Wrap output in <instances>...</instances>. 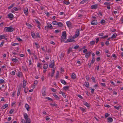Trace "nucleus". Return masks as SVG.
Listing matches in <instances>:
<instances>
[{"label": "nucleus", "instance_id": "43", "mask_svg": "<svg viewBox=\"0 0 123 123\" xmlns=\"http://www.w3.org/2000/svg\"><path fill=\"white\" fill-rule=\"evenodd\" d=\"M80 109L83 112H84L85 111V109L84 108L81 107H79Z\"/></svg>", "mask_w": 123, "mask_h": 123}, {"label": "nucleus", "instance_id": "54", "mask_svg": "<svg viewBox=\"0 0 123 123\" xmlns=\"http://www.w3.org/2000/svg\"><path fill=\"white\" fill-rule=\"evenodd\" d=\"M35 21L37 23V24L38 25V24H40V22H39V21H38V20L37 19L36 20H35Z\"/></svg>", "mask_w": 123, "mask_h": 123}, {"label": "nucleus", "instance_id": "34", "mask_svg": "<svg viewBox=\"0 0 123 123\" xmlns=\"http://www.w3.org/2000/svg\"><path fill=\"white\" fill-rule=\"evenodd\" d=\"M95 61V59L94 57H92V59L91 61V63L92 64Z\"/></svg>", "mask_w": 123, "mask_h": 123}, {"label": "nucleus", "instance_id": "31", "mask_svg": "<svg viewBox=\"0 0 123 123\" xmlns=\"http://www.w3.org/2000/svg\"><path fill=\"white\" fill-rule=\"evenodd\" d=\"M61 81L62 83L64 85H65L66 82L64 80L61 79Z\"/></svg>", "mask_w": 123, "mask_h": 123}, {"label": "nucleus", "instance_id": "45", "mask_svg": "<svg viewBox=\"0 0 123 123\" xmlns=\"http://www.w3.org/2000/svg\"><path fill=\"white\" fill-rule=\"evenodd\" d=\"M95 43V42L94 41H92L90 42V44L91 45H93Z\"/></svg>", "mask_w": 123, "mask_h": 123}, {"label": "nucleus", "instance_id": "64", "mask_svg": "<svg viewBox=\"0 0 123 123\" xmlns=\"http://www.w3.org/2000/svg\"><path fill=\"white\" fill-rule=\"evenodd\" d=\"M104 35V33H99L98 35L99 36H102Z\"/></svg>", "mask_w": 123, "mask_h": 123}, {"label": "nucleus", "instance_id": "20", "mask_svg": "<svg viewBox=\"0 0 123 123\" xmlns=\"http://www.w3.org/2000/svg\"><path fill=\"white\" fill-rule=\"evenodd\" d=\"M85 86L87 87H88L89 86V83L88 82H85L84 83Z\"/></svg>", "mask_w": 123, "mask_h": 123}, {"label": "nucleus", "instance_id": "11", "mask_svg": "<svg viewBox=\"0 0 123 123\" xmlns=\"http://www.w3.org/2000/svg\"><path fill=\"white\" fill-rule=\"evenodd\" d=\"M91 52H89L87 53H86V54L85 57L86 58H87L88 59V57L90 56L91 55Z\"/></svg>", "mask_w": 123, "mask_h": 123}, {"label": "nucleus", "instance_id": "7", "mask_svg": "<svg viewBox=\"0 0 123 123\" xmlns=\"http://www.w3.org/2000/svg\"><path fill=\"white\" fill-rule=\"evenodd\" d=\"M24 12L25 14L27 15L28 12V9L27 7H26L24 9Z\"/></svg>", "mask_w": 123, "mask_h": 123}, {"label": "nucleus", "instance_id": "49", "mask_svg": "<svg viewBox=\"0 0 123 123\" xmlns=\"http://www.w3.org/2000/svg\"><path fill=\"white\" fill-rule=\"evenodd\" d=\"M105 20L104 19H102L100 23L101 24H102L105 23Z\"/></svg>", "mask_w": 123, "mask_h": 123}, {"label": "nucleus", "instance_id": "32", "mask_svg": "<svg viewBox=\"0 0 123 123\" xmlns=\"http://www.w3.org/2000/svg\"><path fill=\"white\" fill-rule=\"evenodd\" d=\"M72 51V48H70L68 50V53L69 54Z\"/></svg>", "mask_w": 123, "mask_h": 123}, {"label": "nucleus", "instance_id": "55", "mask_svg": "<svg viewBox=\"0 0 123 123\" xmlns=\"http://www.w3.org/2000/svg\"><path fill=\"white\" fill-rule=\"evenodd\" d=\"M29 65L30 66L31 65V59H30L29 60Z\"/></svg>", "mask_w": 123, "mask_h": 123}, {"label": "nucleus", "instance_id": "27", "mask_svg": "<svg viewBox=\"0 0 123 123\" xmlns=\"http://www.w3.org/2000/svg\"><path fill=\"white\" fill-rule=\"evenodd\" d=\"M21 90V88H18V92L17 94V96H19L20 94V92Z\"/></svg>", "mask_w": 123, "mask_h": 123}, {"label": "nucleus", "instance_id": "4", "mask_svg": "<svg viewBox=\"0 0 123 123\" xmlns=\"http://www.w3.org/2000/svg\"><path fill=\"white\" fill-rule=\"evenodd\" d=\"M7 17L8 18H9L11 20H12L14 17L13 15L11 13L9 14Z\"/></svg>", "mask_w": 123, "mask_h": 123}, {"label": "nucleus", "instance_id": "23", "mask_svg": "<svg viewBox=\"0 0 123 123\" xmlns=\"http://www.w3.org/2000/svg\"><path fill=\"white\" fill-rule=\"evenodd\" d=\"M48 67V65L47 64H44L43 66V68L44 69H46Z\"/></svg>", "mask_w": 123, "mask_h": 123}, {"label": "nucleus", "instance_id": "44", "mask_svg": "<svg viewBox=\"0 0 123 123\" xmlns=\"http://www.w3.org/2000/svg\"><path fill=\"white\" fill-rule=\"evenodd\" d=\"M45 98L46 99H47L51 100V101H53L52 99V98H50L48 97H45Z\"/></svg>", "mask_w": 123, "mask_h": 123}, {"label": "nucleus", "instance_id": "16", "mask_svg": "<svg viewBox=\"0 0 123 123\" xmlns=\"http://www.w3.org/2000/svg\"><path fill=\"white\" fill-rule=\"evenodd\" d=\"M25 106L26 110L28 111H29L30 109V107L29 105L28 104H25Z\"/></svg>", "mask_w": 123, "mask_h": 123}, {"label": "nucleus", "instance_id": "36", "mask_svg": "<svg viewBox=\"0 0 123 123\" xmlns=\"http://www.w3.org/2000/svg\"><path fill=\"white\" fill-rule=\"evenodd\" d=\"M14 5H15V4H12V5H11V6L9 7H8V9H11V8H12L14 6Z\"/></svg>", "mask_w": 123, "mask_h": 123}, {"label": "nucleus", "instance_id": "47", "mask_svg": "<svg viewBox=\"0 0 123 123\" xmlns=\"http://www.w3.org/2000/svg\"><path fill=\"white\" fill-rule=\"evenodd\" d=\"M31 35L33 38H35V34L34 33H32L31 34Z\"/></svg>", "mask_w": 123, "mask_h": 123}, {"label": "nucleus", "instance_id": "6", "mask_svg": "<svg viewBox=\"0 0 123 123\" xmlns=\"http://www.w3.org/2000/svg\"><path fill=\"white\" fill-rule=\"evenodd\" d=\"M98 24L97 21L96 20H92L91 23V24L92 25H96Z\"/></svg>", "mask_w": 123, "mask_h": 123}, {"label": "nucleus", "instance_id": "21", "mask_svg": "<svg viewBox=\"0 0 123 123\" xmlns=\"http://www.w3.org/2000/svg\"><path fill=\"white\" fill-rule=\"evenodd\" d=\"M23 87L24 88L26 86V82L25 81V80H23Z\"/></svg>", "mask_w": 123, "mask_h": 123}, {"label": "nucleus", "instance_id": "19", "mask_svg": "<svg viewBox=\"0 0 123 123\" xmlns=\"http://www.w3.org/2000/svg\"><path fill=\"white\" fill-rule=\"evenodd\" d=\"M62 37L63 36H64L65 37H66L67 34L66 31H65L62 32Z\"/></svg>", "mask_w": 123, "mask_h": 123}, {"label": "nucleus", "instance_id": "13", "mask_svg": "<svg viewBox=\"0 0 123 123\" xmlns=\"http://www.w3.org/2000/svg\"><path fill=\"white\" fill-rule=\"evenodd\" d=\"M107 121L109 123L113 121V119L111 117H109L107 118Z\"/></svg>", "mask_w": 123, "mask_h": 123}, {"label": "nucleus", "instance_id": "18", "mask_svg": "<svg viewBox=\"0 0 123 123\" xmlns=\"http://www.w3.org/2000/svg\"><path fill=\"white\" fill-rule=\"evenodd\" d=\"M47 27L48 28H50V29H52L53 28V27L52 25L50 24L47 23Z\"/></svg>", "mask_w": 123, "mask_h": 123}, {"label": "nucleus", "instance_id": "30", "mask_svg": "<svg viewBox=\"0 0 123 123\" xmlns=\"http://www.w3.org/2000/svg\"><path fill=\"white\" fill-rule=\"evenodd\" d=\"M12 60L14 62H17L18 61V59L15 58H12Z\"/></svg>", "mask_w": 123, "mask_h": 123}, {"label": "nucleus", "instance_id": "24", "mask_svg": "<svg viewBox=\"0 0 123 123\" xmlns=\"http://www.w3.org/2000/svg\"><path fill=\"white\" fill-rule=\"evenodd\" d=\"M83 104L84 105H86L87 107H89L90 106L89 104L86 102H83Z\"/></svg>", "mask_w": 123, "mask_h": 123}, {"label": "nucleus", "instance_id": "5", "mask_svg": "<svg viewBox=\"0 0 123 123\" xmlns=\"http://www.w3.org/2000/svg\"><path fill=\"white\" fill-rule=\"evenodd\" d=\"M45 89L46 88L45 86H43V88L42 90V95L44 96L46 95L45 94Z\"/></svg>", "mask_w": 123, "mask_h": 123}, {"label": "nucleus", "instance_id": "42", "mask_svg": "<svg viewBox=\"0 0 123 123\" xmlns=\"http://www.w3.org/2000/svg\"><path fill=\"white\" fill-rule=\"evenodd\" d=\"M53 96L55 98L57 99H59V97H58V96H57L55 94L53 95Z\"/></svg>", "mask_w": 123, "mask_h": 123}, {"label": "nucleus", "instance_id": "35", "mask_svg": "<svg viewBox=\"0 0 123 123\" xmlns=\"http://www.w3.org/2000/svg\"><path fill=\"white\" fill-rule=\"evenodd\" d=\"M16 39L17 40L19 41H22V40L18 36L16 37Z\"/></svg>", "mask_w": 123, "mask_h": 123}, {"label": "nucleus", "instance_id": "50", "mask_svg": "<svg viewBox=\"0 0 123 123\" xmlns=\"http://www.w3.org/2000/svg\"><path fill=\"white\" fill-rule=\"evenodd\" d=\"M5 81L3 79H0V84L4 82Z\"/></svg>", "mask_w": 123, "mask_h": 123}, {"label": "nucleus", "instance_id": "1", "mask_svg": "<svg viewBox=\"0 0 123 123\" xmlns=\"http://www.w3.org/2000/svg\"><path fill=\"white\" fill-rule=\"evenodd\" d=\"M24 116L25 119L26 120V123H31V121L30 119L28 117V115L27 113H25L24 115ZM23 121H24V123H25L24 120H23L22 121L23 123Z\"/></svg>", "mask_w": 123, "mask_h": 123}, {"label": "nucleus", "instance_id": "51", "mask_svg": "<svg viewBox=\"0 0 123 123\" xmlns=\"http://www.w3.org/2000/svg\"><path fill=\"white\" fill-rule=\"evenodd\" d=\"M26 25L27 26H28L29 27H31V25L28 23H26Z\"/></svg>", "mask_w": 123, "mask_h": 123}, {"label": "nucleus", "instance_id": "12", "mask_svg": "<svg viewBox=\"0 0 123 123\" xmlns=\"http://www.w3.org/2000/svg\"><path fill=\"white\" fill-rule=\"evenodd\" d=\"M98 6V5L97 4H95L94 5H92L91 6V8L92 9H96L97 8Z\"/></svg>", "mask_w": 123, "mask_h": 123}, {"label": "nucleus", "instance_id": "10", "mask_svg": "<svg viewBox=\"0 0 123 123\" xmlns=\"http://www.w3.org/2000/svg\"><path fill=\"white\" fill-rule=\"evenodd\" d=\"M74 40L73 39H68L66 41H65V43H67L68 42H72L74 41Z\"/></svg>", "mask_w": 123, "mask_h": 123}, {"label": "nucleus", "instance_id": "17", "mask_svg": "<svg viewBox=\"0 0 123 123\" xmlns=\"http://www.w3.org/2000/svg\"><path fill=\"white\" fill-rule=\"evenodd\" d=\"M71 78L73 79H75L76 78V75L74 73H73L71 75Z\"/></svg>", "mask_w": 123, "mask_h": 123}, {"label": "nucleus", "instance_id": "8", "mask_svg": "<svg viewBox=\"0 0 123 123\" xmlns=\"http://www.w3.org/2000/svg\"><path fill=\"white\" fill-rule=\"evenodd\" d=\"M54 66V61L53 60L51 62L50 64L49 65V67L50 68H53Z\"/></svg>", "mask_w": 123, "mask_h": 123}, {"label": "nucleus", "instance_id": "9", "mask_svg": "<svg viewBox=\"0 0 123 123\" xmlns=\"http://www.w3.org/2000/svg\"><path fill=\"white\" fill-rule=\"evenodd\" d=\"M66 24L68 27L70 28L71 27L72 24L69 21H68L66 22Z\"/></svg>", "mask_w": 123, "mask_h": 123}, {"label": "nucleus", "instance_id": "3", "mask_svg": "<svg viewBox=\"0 0 123 123\" xmlns=\"http://www.w3.org/2000/svg\"><path fill=\"white\" fill-rule=\"evenodd\" d=\"M80 34L79 30H77L75 32V34L72 37L73 39L77 37Z\"/></svg>", "mask_w": 123, "mask_h": 123}, {"label": "nucleus", "instance_id": "63", "mask_svg": "<svg viewBox=\"0 0 123 123\" xmlns=\"http://www.w3.org/2000/svg\"><path fill=\"white\" fill-rule=\"evenodd\" d=\"M51 90L53 92H55L56 91V90L54 89V88H52L51 89Z\"/></svg>", "mask_w": 123, "mask_h": 123}, {"label": "nucleus", "instance_id": "26", "mask_svg": "<svg viewBox=\"0 0 123 123\" xmlns=\"http://www.w3.org/2000/svg\"><path fill=\"white\" fill-rule=\"evenodd\" d=\"M8 106L7 104H6L2 107V109H4L6 108Z\"/></svg>", "mask_w": 123, "mask_h": 123}, {"label": "nucleus", "instance_id": "59", "mask_svg": "<svg viewBox=\"0 0 123 123\" xmlns=\"http://www.w3.org/2000/svg\"><path fill=\"white\" fill-rule=\"evenodd\" d=\"M77 96L78 97H79V98H80L81 99H83V97L80 95H78Z\"/></svg>", "mask_w": 123, "mask_h": 123}, {"label": "nucleus", "instance_id": "37", "mask_svg": "<svg viewBox=\"0 0 123 123\" xmlns=\"http://www.w3.org/2000/svg\"><path fill=\"white\" fill-rule=\"evenodd\" d=\"M58 22L56 21H53L52 22L53 24L55 25H57L58 24Z\"/></svg>", "mask_w": 123, "mask_h": 123}, {"label": "nucleus", "instance_id": "15", "mask_svg": "<svg viewBox=\"0 0 123 123\" xmlns=\"http://www.w3.org/2000/svg\"><path fill=\"white\" fill-rule=\"evenodd\" d=\"M64 53H61L59 55V57H60L61 59H62L64 56Z\"/></svg>", "mask_w": 123, "mask_h": 123}, {"label": "nucleus", "instance_id": "41", "mask_svg": "<svg viewBox=\"0 0 123 123\" xmlns=\"http://www.w3.org/2000/svg\"><path fill=\"white\" fill-rule=\"evenodd\" d=\"M14 111V110L13 109H11L9 112V113L10 114H12V113Z\"/></svg>", "mask_w": 123, "mask_h": 123}, {"label": "nucleus", "instance_id": "25", "mask_svg": "<svg viewBox=\"0 0 123 123\" xmlns=\"http://www.w3.org/2000/svg\"><path fill=\"white\" fill-rule=\"evenodd\" d=\"M55 73V69L53 68L52 72L51 74V78H52L53 77L54 74Z\"/></svg>", "mask_w": 123, "mask_h": 123}, {"label": "nucleus", "instance_id": "28", "mask_svg": "<svg viewBox=\"0 0 123 123\" xmlns=\"http://www.w3.org/2000/svg\"><path fill=\"white\" fill-rule=\"evenodd\" d=\"M58 24L57 25H58L59 27H62L63 25V24L61 22H59L58 23Z\"/></svg>", "mask_w": 123, "mask_h": 123}, {"label": "nucleus", "instance_id": "57", "mask_svg": "<svg viewBox=\"0 0 123 123\" xmlns=\"http://www.w3.org/2000/svg\"><path fill=\"white\" fill-rule=\"evenodd\" d=\"M110 115V114L108 113H106L105 114V117H106L108 116H109Z\"/></svg>", "mask_w": 123, "mask_h": 123}, {"label": "nucleus", "instance_id": "48", "mask_svg": "<svg viewBox=\"0 0 123 123\" xmlns=\"http://www.w3.org/2000/svg\"><path fill=\"white\" fill-rule=\"evenodd\" d=\"M121 106H114V107L117 110H119V108Z\"/></svg>", "mask_w": 123, "mask_h": 123}, {"label": "nucleus", "instance_id": "46", "mask_svg": "<svg viewBox=\"0 0 123 123\" xmlns=\"http://www.w3.org/2000/svg\"><path fill=\"white\" fill-rule=\"evenodd\" d=\"M86 2L84 0H83L80 2V3L81 4H82L85 3Z\"/></svg>", "mask_w": 123, "mask_h": 123}, {"label": "nucleus", "instance_id": "62", "mask_svg": "<svg viewBox=\"0 0 123 123\" xmlns=\"http://www.w3.org/2000/svg\"><path fill=\"white\" fill-rule=\"evenodd\" d=\"M99 40V39L98 38H97L96 40V43H97L98 41Z\"/></svg>", "mask_w": 123, "mask_h": 123}, {"label": "nucleus", "instance_id": "22", "mask_svg": "<svg viewBox=\"0 0 123 123\" xmlns=\"http://www.w3.org/2000/svg\"><path fill=\"white\" fill-rule=\"evenodd\" d=\"M66 38V37H65L64 36H63L62 37V36H61V42H63Z\"/></svg>", "mask_w": 123, "mask_h": 123}, {"label": "nucleus", "instance_id": "2", "mask_svg": "<svg viewBox=\"0 0 123 123\" xmlns=\"http://www.w3.org/2000/svg\"><path fill=\"white\" fill-rule=\"evenodd\" d=\"M14 30V28L10 26L5 27L4 28V31L7 32H12Z\"/></svg>", "mask_w": 123, "mask_h": 123}, {"label": "nucleus", "instance_id": "58", "mask_svg": "<svg viewBox=\"0 0 123 123\" xmlns=\"http://www.w3.org/2000/svg\"><path fill=\"white\" fill-rule=\"evenodd\" d=\"M50 105L51 106H56L57 105L56 104H53L51 103H50Z\"/></svg>", "mask_w": 123, "mask_h": 123}, {"label": "nucleus", "instance_id": "56", "mask_svg": "<svg viewBox=\"0 0 123 123\" xmlns=\"http://www.w3.org/2000/svg\"><path fill=\"white\" fill-rule=\"evenodd\" d=\"M37 66L38 67L41 68L42 66L41 64L40 63H38L37 64Z\"/></svg>", "mask_w": 123, "mask_h": 123}, {"label": "nucleus", "instance_id": "33", "mask_svg": "<svg viewBox=\"0 0 123 123\" xmlns=\"http://www.w3.org/2000/svg\"><path fill=\"white\" fill-rule=\"evenodd\" d=\"M64 3L67 5H68L69 4V1L66 0H64Z\"/></svg>", "mask_w": 123, "mask_h": 123}, {"label": "nucleus", "instance_id": "40", "mask_svg": "<svg viewBox=\"0 0 123 123\" xmlns=\"http://www.w3.org/2000/svg\"><path fill=\"white\" fill-rule=\"evenodd\" d=\"M91 79L94 82H95V78L93 76H92L91 77Z\"/></svg>", "mask_w": 123, "mask_h": 123}, {"label": "nucleus", "instance_id": "29", "mask_svg": "<svg viewBox=\"0 0 123 123\" xmlns=\"http://www.w3.org/2000/svg\"><path fill=\"white\" fill-rule=\"evenodd\" d=\"M69 86H64L63 87V89L64 90H67L68 89H69Z\"/></svg>", "mask_w": 123, "mask_h": 123}, {"label": "nucleus", "instance_id": "61", "mask_svg": "<svg viewBox=\"0 0 123 123\" xmlns=\"http://www.w3.org/2000/svg\"><path fill=\"white\" fill-rule=\"evenodd\" d=\"M109 42L108 41H107L105 43V44L107 46L109 44Z\"/></svg>", "mask_w": 123, "mask_h": 123}, {"label": "nucleus", "instance_id": "52", "mask_svg": "<svg viewBox=\"0 0 123 123\" xmlns=\"http://www.w3.org/2000/svg\"><path fill=\"white\" fill-rule=\"evenodd\" d=\"M5 36L4 35H0V39L1 40L2 39L4 38Z\"/></svg>", "mask_w": 123, "mask_h": 123}, {"label": "nucleus", "instance_id": "38", "mask_svg": "<svg viewBox=\"0 0 123 123\" xmlns=\"http://www.w3.org/2000/svg\"><path fill=\"white\" fill-rule=\"evenodd\" d=\"M34 44L36 46V47L37 48H39L40 47L39 45L37 43L35 42Z\"/></svg>", "mask_w": 123, "mask_h": 123}, {"label": "nucleus", "instance_id": "53", "mask_svg": "<svg viewBox=\"0 0 123 123\" xmlns=\"http://www.w3.org/2000/svg\"><path fill=\"white\" fill-rule=\"evenodd\" d=\"M79 47V46L78 45H76L75 46H74V47H73V48L74 49H78Z\"/></svg>", "mask_w": 123, "mask_h": 123}, {"label": "nucleus", "instance_id": "39", "mask_svg": "<svg viewBox=\"0 0 123 123\" xmlns=\"http://www.w3.org/2000/svg\"><path fill=\"white\" fill-rule=\"evenodd\" d=\"M117 36V35L116 34H113L112 35V37H111V38H115Z\"/></svg>", "mask_w": 123, "mask_h": 123}, {"label": "nucleus", "instance_id": "14", "mask_svg": "<svg viewBox=\"0 0 123 123\" xmlns=\"http://www.w3.org/2000/svg\"><path fill=\"white\" fill-rule=\"evenodd\" d=\"M17 75L19 77H21L22 76V73L21 72L18 71Z\"/></svg>", "mask_w": 123, "mask_h": 123}, {"label": "nucleus", "instance_id": "60", "mask_svg": "<svg viewBox=\"0 0 123 123\" xmlns=\"http://www.w3.org/2000/svg\"><path fill=\"white\" fill-rule=\"evenodd\" d=\"M62 95L64 98H66V95L65 94V93H64L63 92V93H62Z\"/></svg>", "mask_w": 123, "mask_h": 123}]
</instances>
